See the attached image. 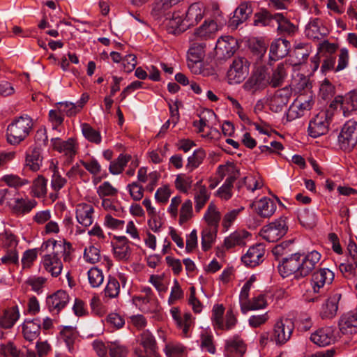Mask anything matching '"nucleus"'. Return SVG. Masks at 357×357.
Listing matches in <instances>:
<instances>
[{"label": "nucleus", "mask_w": 357, "mask_h": 357, "mask_svg": "<svg viewBox=\"0 0 357 357\" xmlns=\"http://www.w3.org/2000/svg\"><path fill=\"white\" fill-rule=\"evenodd\" d=\"M205 7L203 3L196 2L192 3L185 13V18L180 12H174L169 20V25L175 32H183L191 26L197 25L204 17Z\"/></svg>", "instance_id": "nucleus-1"}, {"label": "nucleus", "mask_w": 357, "mask_h": 357, "mask_svg": "<svg viewBox=\"0 0 357 357\" xmlns=\"http://www.w3.org/2000/svg\"><path fill=\"white\" fill-rule=\"evenodd\" d=\"M190 43V46L187 53L188 66L191 72L196 75L208 76L213 73V69L205 68L202 65V60L205 55L206 44L200 40H195Z\"/></svg>", "instance_id": "nucleus-2"}, {"label": "nucleus", "mask_w": 357, "mask_h": 357, "mask_svg": "<svg viewBox=\"0 0 357 357\" xmlns=\"http://www.w3.org/2000/svg\"><path fill=\"white\" fill-rule=\"evenodd\" d=\"M32 126V119L28 115L15 119L7 128L8 142L12 145L19 144L29 135Z\"/></svg>", "instance_id": "nucleus-3"}, {"label": "nucleus", "mask_w": 357, "mask_h": 357, "mask_svg": "<svg viewBox=\"0 0 357 357\" xmlns=\"http://www.w3.org/2000/svg\"><path fill=\"white\" fill-rule=\"evenodd\" d=\"M294 330L293 321L288 318H280L273 325L270 340L278 346L286 344L292 335Z\"/></svg>", "instance_id": "nucleus-4"}, {"label": "nucleus", "mask_w": 357, "mask_h": 357, "mask_svg": "<svg viewBox=\"0 0 357 357\" xmlns=\"http://www.w3.org/2000/svg\"><path fill=\"white\" fill-rule=\"evenodd\" d=\"M333 118V114L328 110L319 112L309 122L308 135L313 138L326 135L329 130V126L332 123Z\"/></svg>", "instance_id": "nucleus-5"}, {"label": "nucleus", "mask_w": 357, "mask_h": 357, "mask_svg": "<svg viewBox=\"0 0 357 357\" xmlns=\"http://www.w3.org/2000/svg\"><path fill=\"white\" fill-rule=\"evenodd\" d=\"M334 278V273L331 269H317L313 273L311 280V284L312 287L313 294H305L304 299L307 302H317L319 301L320 296L317 294L319 289L327 284H331Z\"/></svg>", "instance_id": "nucleus-6"}, {"label": "nucleus", "mask_w": 357, "mask_h": 357, "mask_svg": "<svg viewBox=\"0 0 357 357\" xmlns=\"http://www.w3.org/2000/svg\"><path fill=\"white\" fill-rule=\"evenodd\" d=\"M338 145L344 151H351L357 144V122L347 121L338 135Z\"/></svg>", "instance_id": "nucleus-7"}, {"label": "nucleus", "mask_w": 357, "mask_h": 357, "mask_svg": "<svg viewBox=\"0 0 357 357\" xmlns=\"http://www.w3.org/2000/svg\"><path fill=\"white\" fill-rule=\"evenodd\" d=\"M250 63L245 57L234 59L227 73L229 84H237L242 82L248 75Z\"/></svg>", "instance_id": "nucleus-8"}, {"label": "nucleus", "mask_w": 357, "mask_h": 357, "mask_svg": "<svg viewBox=\"0 0 357 357\" xmlns=\"http://www.w3.org/2000/svg\"><path fill=\"white\" fill-rule=\"evenodd\" d=\"M138 341L140 347L135 350L137 357H160L155 339L149 331H143Z\"/></svg>", "instance_id": "nucleus-9"}, {"label": "nucleus", "mask_w": 357, "mask_h": 357, "mask_svg": "<svg viewBox=\"0 0 357 357\" xmlns=\"http://www.w3.org/2000/svg\"><path fill=\"white\" fill-rule=\"evenodd\" d=\"M287 230L288 226L285 218H280L265 225L261 231V235L268 242H276L287 234Z\"/></svg>", "instance_id": "nucleus-10"}, {"label": "nucleus", "mask_w": 357, "mask_h": 357, "mask_svg": "<svg viewBox=\"0 0 357 357\" xmlns=\"http://www.w3.org/2000/svg\"><path fill=\"white\" fill-rule=\"evenodd\" d=\"M269 83L268 73L264 68H257L243 84L245 91L254 93L265 89Z\"/></svg>", "instance_id": "nucleus-11"}, {"label": "nucleus", "mask_w": 357, "mask_h": 357, "mask_svg": "<svg viewBox=\"0 0 357 357\" xmlns=\"http://www.w3.org/2000/svg\"><path fill=\"white\" fill-rule=\"evenodd\" d=\"M218 31V24L214 20H205L200 26L195 29L194 32L190 35L189 41H202L213 38Z\"/></svg>", "instance_id": "nucleus-12"}, {"label": "nucleus", "mask_w": 357, "mask_h": 357, "mask_svg": "<svg viewBox=\"0 0 357 357\" xmlns=\"http://www.w3.org/2000/svg\"><path fill=\"white\" fill-rule=\"evenodd\" d=\"M292 94V89L289 86L277 90L268 100L270 109L273 112H279L288 103Z\"/></svg>", "instance_id": "nucleus-13"}, {"label": "nucleus", "mask_w": 357, "mask_h": 357, "mask_svg": "<svg viewBox=\"0 0 357 357\" xmlns=\"http://www.w3.org/2000/svg\"><path fill=\"white\" fill-rule=\"evenodd\" d=\"M265 248L261 244L251 246L247 252L241 257V261L245 266L255 267L259 266L264 259Z\"/></svg>", "instance_id": "nucleus-14"}, {"label": "nucleus", "mask_w": 357, "mask_h": 357, "mask_svg": "<svg viewBox=\"0 0 357 357\" xmlns=\"http://www.w3.org/2000/svg\"><path fill=\"white\" fill-rule=\"evenodd\" d=\"M313 104L312 98L303 100V98L300 97L289 107L287 112V120L291 121L303 116L312 109Z\"/></svg>", "instance_id": "nucleus-15"}, {"label": "nucleus", "mask_w": 357, "mask_h": 357, "mask_svg": "<svg viewBox=\"0 0 357 357\" xmlns=\"http://www.w3.org/2000/svg\"><path fill=\"white\" fill-rule=\"evenodd\" d=\"M69 302V296L66 291L59 290L46 298L48 310L53 314H58Z\"/></svg>", "instance_id": "nucleus-16"}, {"label": "nucleus", "mask_w": 357, "mask_h": 357, "mask_svg": "<svg viewBox=\"0 0 357 357\" xmlns=\"http://www.w3.org/2000/svg\"><path fill=\"white\" fill-rule=\"evenodd\" d=\"M301 255L298 254H294L291 256L289 259L283 258L282 260V265L285 262L289 261L290 262H298L299 261ZM321 255L317 251L313 250L307 254L302 259V263L299 264L292 263L290 264L291 266H298L297 268H315V266L320 261Z\"/></svg>", "instance_id": "nucleus-17"}, {"label": "nucleus", "mask_w": 357, "mask_h": 357, "mask_svg": "<svg viewBox=\"0 0 357 357\" xmlns=\"http://www.w3.org/2000/svg\"><path fill=\"white\" fill-rule=\"evenodd\" d=\"M305 36L310 39L320 40L326 37L329 31L319 18H311L305 29Z\"/></svg>", "instance_id": "nucleus-18"}, {"label": "nucleus", "mask_w": 357, "mask_h": 357, "mask_svg": "<svg viewBox=\"0 0 357 357\" xmlns=\"http://www.w3.org/2000/svg\"><path fill=\"white\" fill-rule=\"evenodd\" d=\"M311 341L319 347H325L335 340V329L331 326L319 328L311 334Z\"/></svg>", "instance_id": "nucleus-19"}, {"label": "nucleus", "mask_w": 357, "mask_h": 357, "mask_svg": "<svg viewBox=\"0 0 357 357\" xmlns=\"http://www.w3.org/2000/svg\"><path fill=\"white\" fill-rule=\"evenodd\" d=\"M218 54L224 58L231 57L238 49L237 40L231 36H225L218 39L216 47Z\"/></svg>", "instance_id": "nucleus-20"}, {"label": "nucleus", "mask_w": 357, "mask_h": 357, "mask_svg": "<svg viewBox=\"0 0 357 357\" xmlns=\"http://www.w3.org/2000/svg\"><path fill=\"white\" fill-rule=\"evenodd\" d=\"M253 12L252 3L249 1L242 2L234 10V15L230 20V26L236 28L245 22Z\"/></svg>", "instance_id": "nucleus-21"}, {"label": "nucleus", "mask_w": 357, "mask_h": 357, "mask_svg": "<svg viewBox=\"0 0 357 357\" xmlns=\"http://www.w3.org/2000/svg\"><path fill=\"white\" fill-rule=\"evenodd\" d=\"M290 47L291 44L287 40L282 38L275 39L270 47V59L276 61L284 58L288 54Z\"/></svg>", "instance_id": "nucleus-22"}, {"label": "nucleus", "mask_w": 357, "mask_h": 357, "mask_svg": "<svg viewBox=\"0 0 357 357\" xmlns=\"http://www.w3.org/2000/svg\"><path fill=\"white\" fill-rule=\"evenodd\" d=\"M94 208L86 203L79 204L76 207V219L82 226L87 227L93 222Z\"/></svg>", "instance_id": "nucleus-23"}, {"label": "nucleus", "mask_w": 357, "mask_h": 357, "mask_svg": "<svg viewBox=\"0 0 357 357\" xmlns=\"http://www.w3.org/2000/svg\"><path fill=\"white\" fill-rule=\"evenodd\" d=\"M339 329L344 335L357 333V313L349 312L344 314L339 321Z\"/></svg>", "instance_id": "nucleus-24"}, {"label": "nucleus", "mask_w": 357, "mask_h": 357, "mask_svg": "<svg viewBox=\"0 0 357 357\" xmlns=\"http://www.w3.org/2000/svg\"><path fill=\"white\" fill-rule=\"evenodd\" d=\"M257 213L262 218L271 217L276 210V204L271 198L263 197L252 204Z\"/></svg>", "instance_id": "nucleus-25"}, {"label": "nucleus", "mask_w": 357, "mask_h": 357, "mask_svg": "<svg viewBox=\"0 0 357 357\" xmlns=\"http://www.w3.org/2000/svg\"><path fill=\"white\" fill-rule=\"evenodd\" d=\"M51 245L54 249L59 248L61 250V252H63L62 257L64 262L70 263L73 260V250L70 243L64 241L63 243H57L55 240H48L43 243L40 249L45 251Z\"/></svg>", "instance_id": "nucleus-26"}, {"label": "nucleus", "mask_w": 357, "mask_h": 357, "mask_svg": "<svg viewBox=\"0 0 357 357\" xmlns=\"http://www.w3.org/2000/svg\"><path fill=\"white\" fill-rule=\"evenodd\" d=\"M172 318L175 321L178 328L182 330L184 336L187 337L190 328L192 324V315L190 313L181 314L176 307H172L170 310Z\"/></svg>", "instance_id": "nucleus-27"}, {"label": "nucleus", "mask_w": 357, "mask_h": 357, "mask_svg": "<svg viewBox=\"0 0 357 357\" xmlns=\"http://www.w3.org/2000/svg\"><path fill=\"white\" fill-rule=\"evenodd\" d=\"M341 298V295L335 294L330 296L323 304L319 314L321 319H332L333 318L338 310V303Z\"/></svg>", "instance_id": "nucleus-28"}, {"label": "nucleus", "mask_w": 357, "mask_h": 357, "mask_svg": "<svg viewBox=\"0 0 357 357\" xmlns=\"http://www.w3.org/2000/svg\"><path fill=\"white\" fill-rule=\"evenodd\" d=\"M273 19L278 23L277 31L279 35L282 36H291L297 31V27L291 23L282 13H276Z\"/></svg>", "instance_id": "nucleus-29"}, {"label": "nucleus", "mask_w": 357, "mask_h": 357, "mask_svg": "<svg viewBox=\"0 0 357 357\" xmlns=\"http://www.w3.org/2000/svg\"><path fill=\"white\" fill-rule=\"evenodd\" d=\"M43 157L41 149L38 146L30 147L26 153L25 166L33 172L39 170L42 165Z\"/></svg>", "instance_id": "nucleus-30"}, {"label": "nucleus", "mask_w": 357, "mask_h": 357, "mask_svg": "<svg viewBox=\"0 0 357 357\" xmlns=\"http://www.w3.org/2000/svg\"><path fill=\"white\" fill-rule=\"evenodd\" d=\"M41 322L38 319L26 320L22 324V333L24 339L29 342L36 340L40 333Z\"/></svg>", "instance_id": "nucleus-31"}, {"label": "nucleus", "mask_w": 357, "mask_h": 357, "mask_svg": "<svg viewBox=\"0 0 357 357\" xmlns=\"http://www.w3.org/2000/svg\"><path fill=\"white\" fill-rule=\"evenodd\" d=\"M250 236V233L245 230H236L225 238L224 245L227 250L236 246H243Z\"/></svg>", "instance_id": "nucleus-32"}, {"label": "nucleus", "mask_w": 357, "mask_h": 357, "mask_svg": "<svg viewBox=\"0 0 357 357\" xmlns=\"http://www.w3.org/2000/svg\"><path fill=\"white\" fill-rule=\"evenodd\" d=\"M52 147L59 153H63L70 158H73L76 153L75 150V142L73 139H68L66 141H62L61 139L52 138L51 139Z\"/></svg>", "instance_id": "nucleus-33"}, {"label": "nucleus", "mask_w": 357, "mask_h": 357, "mask_svg": "<svg viewBox=\"0 0 357 357\" xmlns=\"http://www.w3.org/2000/svg\"><path fill=\"white\" fill-rule=\"evenodd\" d=\"M204 218L207 223L206 227L218 229L221 215L213 202L209 204Z\"/></svg>", "instance_id": "nucleus-34"}, {"label": "nucleus", "mask_w": 357, "mask_h": 357, "mask_svg": "<svg viewBox=\"0 0 357 357\" xmlns=\"http://www.w3.org/2000/svg\"><path fill=\"white\" fill-rule=\"evenodd\" d=\"M20 317V313L17 307H13L6 310L0 316V326L3 328H10Z\"/></svg>", "instance_id": "nucleus-35"}, {"label": "nucleus", "mask_w": 357, "mask_h": 357, "mask_svg": "<svg viewBox=\"0 0 357 357\" xmlns=\"http://www.w3.org/2000/svg\"><path fill=\"white\" fill-rule=\"evenodd\" d=\"M268 303L265 295L259 294L252 297L247 305L245 303L242 306V313L246 314L248 311L258 310L264 309Z\"/></svg>", "instance_id": "nucleus-36"}, {"label": "nucleus", "mask_w": 357, "mask_h": 357, "mask_svg": "<svg viewBox=\"0 0 357 357\" xmlns=\"http://www.w3.org/2000/svg\"><path fill=\"white\" fill-rule=\"evenodd\" d=\"M132 156L128 154L121 153L118 158L110 162L109 171L112 174H121L127 164L131 160Z\"/></svg>", "instance_id": "nucleus-37"}, {"label": "nucleus", "mask_w": 357, "mask_h": 357, "mask_svg": "<svg viewBox=\"0 0 357 357\" xmlns=\"http://www.w3.org/2000/svg\"><path fill=\"white\" fill-rule=\"evenodd\" d=\"M225 347L228 351L234 352L239 356H242L246 351L245 344L238 335L227 340Z\"/></svg>", "instance_id": "nucleus-38"}, {"label": "nucleus", "mask_w": 357, "mask_h": 357, "mask_svg": "<svg viewBox=\"0 0 357 357\" xmlns=\"http://www.w3.org/2000/svg\"><path fill=\"white\" fill-rule=\"evenodd\" d=\"M210 198V193L205 185H200L199 189H195V210L199 212Z\"/></svg>", "instance_id": "nucleus-39"}, {"label": "nucleus", "mask_w": 357, "mask_h": 357, "mask_svg": "<svg viewBox=\"0 0 357 357\" xmlns=\"http://www.w3.org/2000/svg\"><path fill=\"white\" fill-rule=\"evenodd\" d=\"M61 339L66 342L69 351L73 350V344L77 338V331L75 328L72 326H65L60 332Z\"/></svg>", "instance_id": "nucleus-40"}, {"label": "nucleus", "mask_w": 357, "mask_h": 357, "mask_svg": "<svg viewBox=\"0 0 357 357\" xmlns=\"http://www.w3.org/2000/svg\"><path fill=\"white\" fill-rule=\"evenodd\" d=\"M13 206L14 211L20 214L29 213L37 204L34 199H17Z\"/></svg>", "instance_id": "nucleus-41"}, {"label": "nucleus", "mask_w": 357, "mask_h": 357, "mask_svg": "<svg viewBox=\"0 0 357 357\" xmlns=\"http://www.w3.org/2000/svg\"><path fill=\"white\" fill-rule=\"evenodd\" d=\"M82 132L84 137L90 142L99 144L102 137L100 132L93 128L89 124L84 123L81 125Z\"/></svg>", "instance_id": "nucleus-42"}, {"label": "nucleus", "mask_w": 357, "mask_h": 357, "mask_svg": "<svg viewBox=\"0 0 357 357\" xmlns=\"http://www.w3.org/2000/svg\"><path fill=\"white\" fill-rule=\"evenodd\" d=\"M218 229L206 227L202 231V247L204 251L209 250L214 242Z\"/></svg>", "instance_id": "nucleus-43"}, {"label": "nucleus", "mask_w": 357, "mask_h": 357, "mask_svg": "<svg viewBox=\"0 0 357 357\" xmlns=\"http://www.w3.org/2000/svg\"><path fill=\"white\" fill-rule=\"evenodd\" d=\"M225 307L222 304H215L212 309L211 321L215 330L222 328L223 314Z\"/></svg>", "instance_id": "nucleus-44"}, {"label": "nucleus", "mask_w": 357, "mask_h": 357, "mask_svg": "<svg viewBox=\"0 0 357 357\" xmlns=\"http://www.w3.org/2000/svg\"><path fill=\"white\" fill-rule=\"evenodd\" d=\"M286 73L284 66L282 63L277 66L276 68L273 70L272 76L269 78V83L272 87H278L282 84L285 77Z\"/></svg>", "instance_id": "nucleus-45"}, {"label": "nucleus", "mask_w": 357, "mask_h": 357, "mask_svg": "<svg viewBox=\"0 0 357 357\" xmlns=\"http://www.w3.org/2000/svg\"><path fill=\"white\" fill-rule=\"evenodd\" d=\"M205 157L206 153L203 149H198L195 150L193 154L188 157L186 167L192 171L203 162Z\"/></svg>", "instance_id": "nucleus-46"}, {"label": "nucleus", "mask_w": 357, "mask_h": 357, "mask_svg": "<svg viewBox=\"0 0 357 357\" xmlns=\"http://www.w3.org/2000/svg\"><path fill=\"white\" fill-rule=\"evenodd\" d=\"M47 180L43 176H38L34 181L32 185V192L36 197H43L47 193Z\"/></svg>", "instance_id": "nucleus-47"}, {"label": "nucleus", "mask_w": 357, "mask_h": 357, "mask_svg": "<svg viewBox=\"0 0 357 357\" xmlns=\"http://www.w3.org/2000/svg\"><path fill=\"white\" fill-rule=\"evenodd\" d=\"M200 347L203 350H206L211 354L215 353V347L213 344V337L211 333L205 331L200 335Z\"/></svg>", "instance_id": "nucleus-48"}, {"label": "nucleus", "mask_w": 357, "mask_h": 357, "mask_svg": "<svg viewBox=\"0 0 357 357\" xmlns=\"http://www.w3.org/2000/svg\"><path fill=\"white\" fill-rule=\"evenodd\" d=\"M185 350L182 344L178 342H169L166 344L164 351L167 357H181Z\"/></svg>", "instance_id": "nucleus-49"}, {"label": "nucleus", "mask_w": 357, "mask_h": 357, "mask_svg": "<svg viewBox=\"0 0 357 357\" xmlns=\"http://www.w3.org/2000/svg\"><path fill=\"white\" fill-rule=\"evenodd\" d=\"M1 181L5 182L8 186L17 188L29 183L28 179L22 178L17 175L7 174L2 177Z\"/></svg>", "instance_id": "nucleus-50"}, {"label": "nucleus", "mask_w": 357, "mask_h": 357, "mask_svg": "<svg viewBox=\"0 0 357 357\" xmlns=\"http://www.w3.org/2000/svg\"><path fill=\"white\" fill-rule=\"evenodd\" d=\"M47 278L44 276H30L26 280V284L31 287V289L37 294H40L47 282Z\"/></svg>", "instance_id": "nucleus-51"}, {"label": "nucleus", "mask_w": 357, "mask_h": 357, "mask_svg": "<svg viewBox=\"0 0 357 357\" xmlns=\"http://www.w3.org/2000/svg\"><path fill=\"white\" fill-rule=\"evenodd\" d=\"M192 177L185 174H179L175 180L176 188L183 193H187L191 188Z\"/></svg>", "instance_id": "nucleus-52"}, {"label": "nucleus", "mask_w": 357, "mask_h": 357, "mask_svg": "<svg viewBox=\"0 0 357 357\" xmlns=\"http://www.w3.org/2000/svg\"><path fill=\"white\" fill-rule=\"evenodd\" d=\"M88 279L92 287H100L104 281V275L101 269H89Z\"/></svg>", "instance_id": "nucleus-53"}, {"label": "nucleus", "mask_w": 357, "mask_h": 357, "mask_svg": "<svg viewBox=\"0 0 357 357\" xmlns=\"http://www.w3.org/2000/svg\"><path fill=\"white\" fill-rule=\"evenodd\" d=\"M278 272L282 278H289L291 280L294 279L298 280L308 274L307 269H278Z\"/></svg>", "instance_id": "nucleus-54"}, {"label": "nucleus", "mask_w": 357, "mask_h": 357, "mask_svg": "<svg viewBox=\"0 0 357 357\" xmlns=\"http://www.w3.org/2000/svg\"><path fill=\"white\" fill-rule=\"evenodd\" d=\"M342 109L344 116H348L349 111L357 110V94L356 93H350L345 98L342 103Z\"/></svg>", "instance_id": "nucleus-55"}, {"label": "nucleus", "mask_w": 357, "mask_h": 357, "mask_svg": "<svg viewBox=\"0 0 357 357\" xmlns=\"http://www.w3.org/2000/svg\"><path fill=\"white\" fill-rule=\"evenodd\" d=\"M192 216V202L187 199L182 204L180 210L179 224L181 225L188 221Z\"/></svg>", "instance_id": "nucleus-56"}, {"label": "nucleus", "mask_w": 357, "mask_h": 357, "mask_svg": "<svg viewBox=\"0 0 357 357\" xmlns=\"http://www.w3.org/2000/svg\"><path fill=\"white\" fill-rule=\"evenodd\" d=\"M114 255L119 260H127L130 256V248L127 243L116 244L113 247Z\"/></svg>", "instance_id": "nucleus-57"}, {"label": "nucleus", "mask_w": 357, "mask_h": 357, "mask_svg": "<svg viewBox=\"0 0 357 357\" xmlns=\"http://www.w3.org/2000/svg\"><path fill=\"white\" fill-rule=\"evenodd\" d=\"M108 349L111 357H126L128 354L127 348L117 341L109 342Z\"/></svg>", "instance_id": "nucleus-58"}, {"label": "nucleus", "mask_w": 357, "mask_h": 357, "mask_svg": "<svg viewBox=\"0 0 357 357\" xmlns=\"http://www.w3.org/2000/svg\"><path fill=\"white\" fill-rule=\"evenodd\" d=\"M149 281L155 287L159 293H164L167 289V284L165 280V274L151 275Z\"/></svg>", "instance_id": "nucleus-59"}, {"label": "nucleus", "mask_w": 357, "mask_h": 357, "mask_svg": "<svg viewBox=\"0 0 357 357\" xmlns=\"http://www.w3.org/2000/svg\"><path fill=\"white\" fill-rule=\"evenodd\" d=\"M270 319L268 312L261 314H254L249 317L248 321L251 328H256L264 325Z\"/></svg>", "instance_id": "nucleus-60"}, {"label": "nucleus", "mask_w": 357, "mask_h": 357, "mask_svg": "<svg viewBox=\"0 0 357 357\" xmlns=\"http://www.w3.org/2000/svg\"><path fill=\"white\" fill-rule=\"evenodd\" d=\"M97 193L100 198H104L105 197L116 195L118 190L109 182L105 181L97 188Z\"/></svg>", "instance_id": "nucleus-61"}, {"label": "nucleus", "mask_w": 357, "mask_h": 357, "mask_svg": "<svg viewBox=\"0 0 357 357\" xmlns=\"http://www.w3.org/2000/svg\"><path fill=\"white\" fill-rule=\"evenodd\" d=\"M42 261L45 268L50 266H52V268H63V266L56 253L45 255Z\"/></svg>", "instance_id": "nucleus-62"}, {"label": "nucleus", "mask_w": 357, "mask_h": 357, "mask_svg": "<svg viewBox=\"0 0 357 357\" xmlns=\"http://www.w3.org/2000/svg\"><path fill=\"white\" fill-rule=\"evenodd\" d=\"M100 251L96 247L91 245L85 248L84 258L87 262L94 264L100 260Z\"/></svg>", "instance_id": "nucleus-63"}, {"label": "nucleus", "mask_w": 357, "mask_h": 357, "mask_svg": "<svg viewBox=\"0 0 357 357\" xmlns=\"http://www.w3.org/2000/svg\"><path fill=\"white\" fill-rule=\"evenodd\" d=\"M0 353L3 357H22L21 352L11 342L1 345Z\"/></svg>", "instance_id": "nucleus-64"}]
</instances>
